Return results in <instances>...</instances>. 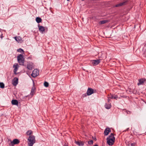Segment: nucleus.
Segmentation results:
<instances>
[{"mask_svg": "<svg viewBox=\"0 0 146 146\" xmlns=\"http://www.w3.org/2000/svg\"><path fill=\"white\" fill-rule=\"evenodd\" d=\"M28 146H33L35 142V137L32 135H30L28 139Z\"/></svg>", "mask_w": 146, "mask_h": 146, "instance_id": "obj_1", "label": "nucleus"}, {"mask_svg": "<svg viewBox=\"0 0 146 146\" xmlns=\"http://www.w3.org/2000/svg\"><path fill=\"white\" fill-rule=\"evenodd\" d=\"M17 60L19 64L23 65L24 63V58L22 54H20L17 57Z\"/></svg>", "mask_w": 146, "mask_h": 146, "instance_id": "obj_2", "label": "nucleus"}, {"mask_svg": "<svg viewBox=\"0 0 146 146\" xmlns=\"http://www.w3.org/2000/svg\"><path fill=\"white\" fill-rule=\"evenodd\" d=\"M39 71L37 69H34L31 74V76L33 77H35L39 75Z\"/></svg>", "mask_w": 146, "mask_h": 146, "instance_id": "obj_3", "label": "nucleus"}, {"mask_svg": "<svg viewBox=\"0 0 146 146\" xmlns=\"http://www.w3.org/2000/svg\"><path fill=\"white\" fill-rule=\"evenodd\" d=\"M106 140H107V143L110 145H112L115 141V140H113L112 139H110L109 138H107Z\"/></svg>", "mask_w": 146, "mask_h": 146, "instance_id": "obj_4", "label": "nucleus"}, {"mask_svg": "<svg viewBox=\"0 0 146 146\" xmlns=\"http://www.w3.org/2000/svg\"><path fill=\"white\" fill-rule=\"evenodd\" d=\"M144 83H146V79L145 78H141L139 80V82L137 83V85L139 86L141 85H143Z\"/></svg>", "mask_w": 146, "mask_h": 146, "instance_id": "obj_5", "label": "nucleus"}, {"mask_svg": "<svg viewBox=\"0 0 146 146\" xmlns=\"http://www.w3.org/2000/svg\"><path fill=\"white\" fill-rule=\"evenodd\" d=\"M100 59H99L97 60H92L91 61V63L94 66L97 65L100 62Z\"/></svg>", "mask_w": 146, "mask_h": 146, "instance_id": "obj_6", "label": "nucleus"}, {"mask_svg": "<svg viewBox=\"0 0 146 146\" xmlns=\"http://www.w3.org/2000/svg\"><path fill=\"white\" fill-rule=\"evenodd\" d=\"M20 142L19 140L17 139H15L13 140V141L11 142L10 144L12 146H13L14 145L18 144Z\"/></svg>", "mask_w": 146, "mask_h": 146, "instance_id": "obj_7", "label": "nucleus"}, {"mask_svg": "<svg viewBox=\"0 0 146 146\" xmlns=\"http://www.w3.org/2000/svg\"><path fill=\"white\" fill-rule=\"evenodd\" d=\"M94 93V90L91 88H89L87 91V94L88 96H89Z\"/></svg>", "mask_w": 146, "mask_h": 146, "instance_id": "obj_8", "label": "nucleus"}, {"mask_svg": "<svg viewBox=\"0 0 146 146\" xmlns=\"http://www.w3.org/2000/svg\"><path fill=\"white\" fill-rule=\"evenodd\" d=\"M128 2L127 0H125L123 2L119 3L115 6L116 7H119L121 6L122 5H125L127 4Z\"/></svg>", "mask_w": 146, "mask_h": 146, "instance_id": "obj_9", "label": "nucleus"}, {"mask_svg": "<svg viewBox=\"0 0 146 146\" xmlns=\"http://www.w3.org/2000/svg\"><path fill=\"white\" fill-rule=\"evenodd\" d=\"M18 65L17 63L15 64L13 66V68H14L13 72L15 74H17L16 72L18 69Z\"/></svg>", "mask_w": 146, "mask_h": 146, "instance_id": "obj_10", "label": "nucleus"}, {"mask_svg": "<svg viewBox=\"0 0 146 146\" xmlns=\"http://www.w3.org/2000/svg\"><path fill=\"white\" fill-rule=\"evenodd\" d=\"M111 131L110 129L109 128H107L105 130L104 132V134L105 135H108L109 133Z\"/></svg>", "mask_w": 146, "mask_h": 146, "instance_id": "obj_11", "label": "nucleus"}, {"mask_svg": "<svg viewBox=\"0 0 146 146\" xmlns=\"http://www.w3.org/2000/svg\"><path fill=\"white\" fill-rule=\"evenodd\" d=\"M15 39L18 42L21 43L23 42L22 39L19 36L15 37Z\"/></svg>", "mask_w": 146, "mask_h": 146, "instance_id": "obj_12", "label": "nucleus"}, {"mask_svg": "<svg viewBox=\"0 0 146 146\" xmlns=\"http://www.w3.org/2000/svg\"><path fill=\"white\" fill-rule=\"evenodd\" d=\"M75 143L79 146H82L84 145V142L83 141H75Z\"/></svg>", "mask_w": 146, "mask_h": 146, "instance_id": "obj_13", "label": "nucleus"}, {"mask_svg": "<svg viewBox=\"0 0 146 146\" xmlns=\"http://www.w3.org/2000/svg\"><path fill=\"white\" fill-rule=\"evenodd\" d=\"M18 79L17 78H15L13 82V85L16 86L18 83Z\"/></svg>", "mask_w": 146, "mask_h": 146, "instance_id": "obj_14", "label": "nucleus"}, {"mask_svg": "<svg viewBox=\"0 0 146 146\" xmlns=\"http://www.w3.org/2000/svg\"><path fill=\"white\" fill-rule=\"evenodd\" d=\"M109 98H110L111 99H114L117 100L118 98V96L117 95L110 94L109 95Z\"/></svg>", "mask_w": 146, "mask_h": 146, "instance_id": "obj_15", "label": "nucleus"}, {"mask_svg": "<svg viewBox=\"0 0 146 146\" xmlns=\"http://www.w3.org/2000/svg\"><path fill=\"white\" fill-rule=\"evenodd\" d=\"M38 27L39 28V29L40 31L42 33L45 31L44 27L40 25H38Z\"/></svg>", "mask_w": 146, "mask_h": 146, "instance_id": "obj_16", "label": "nucleus"}, {"mask_svg": "<svg viewBox=\"0 0 146 146\" xmlns=\"http://www.w3.org/2000/svg\"><path fill=\"white\" fill-rule=\"evenodd\" d=\"M109 22L108 20H103L100 21L99 24L100 25H102L106 23Z\"/></svg>", "mask_w": 146, "mask_h": 146, "instance_id": "obj_17", "label": "nucleus"}, {"mask_svg": "<svg viewBox=\"0 0 146 146\" xmlns=\"http://www.w3.org/2000/svg\"><path fill=\"white\" fill-rule=\"evenodd\" d=\"M11 103L13 105H18V102L17 100H12Z\"/></svg>", "mask_w": 146, "mask_h": 146, "instance_id": "obj_18", "label": "nucleus"}, {"mask_svg": "<svg viewBox=\"0 0 146 146\" xmlns=\"http://www.w3.org/2000/svg\"><path fill=\"white\" fill-rule=\"evenodd\" d=\"M33 66L32 64H27V67L28 69L29 70H32L33 69Z\"/></svg>", "mask_w": 146, "mask_h": 146, "instance_id": "obj_19", "label": "nucleus"}, {"mask_svg": "<svg viewBox=\"0 0 146 146\" xmlns=\"http://www.w3.org/2000/svg\"><path fill=\"white\" fill-rule=\"evenodd\" d=\"M111 106V104H106L105 105V108L107 109H110Z\"/></svg>", "mask_w": 146, "mask_h": 146, "instance_id": "obj_20", "label": "nucleus"}, {"mask_svg": "<svg viewBox=\"0 0 146 146\" xmlns=\"http://www.w3.org/2000/svg\"><path fill=\"white\" fill-rule=\"evenodd\" d=\"M42 19L39 17H37L36 19V21L38 23H39L41 22Z\"/></svg>", "mask_w": 146, "mask_h": 146, "instance_id": "obj_21", "label": "nucleus"}, {"mask_svg": "<svg viewBox=\"0 0 146 146\" xmlns=\"http://www.w3.org/2000/svg\"><path fill=\"white\" fill-rule=\"evenodd\" d=\"M109 138L112 139L113 140H115V138L114 137V134L111 133L110 135L109 136Z\"/></svg>", "mask_w": 146, "mask_h": 146, "instance_id": "obj_22", "label": "nucleus"}, {"mask_svg": "<svg viewBox=\"0 0 146 146\" xmlns=\"http://www.w3.org/2000/svg\"><path fill=\"white\" fill-rule=\"evenodd\" d=\"M26 134L28 135H31V134H33V132L31 130L28 131L26 133Z\"/></svg>", "mask_w": 146, "mask_h": 146, "instance_id": "obj_23", "label": "nucleus"}, {"mask_svg": "<svg viewBox=\"0 0 146 146\" xmlns=\"http://www.w3.org/2000/svg\"><path fill=\"white\" fill-rule=\"evenodd\" d=\"M34 90H35L34 88L32 87V88L31 92L30 93L31 95L32 96H33L34 95V93L35 92Z\"/></svg>", "mask_w": 146, "mask_h": 146, "instance_id": "obj_24", "label": "nucleus"}, {"mask_svg": "<svg viewBox=\"0 0 146 146\" xmlns=\"http://www.w3.org/2000/svg\"><path fill=\"white\" fill-rule=\"evenodd\" d=\"M0 88H4V84L3 82H0Z\"/></svg>", "mask_w": 146, "mask_h": 146, "instance_id": "obj_25", "label": "nucleus"}, {"mask_svg": "<svg viewBox=\"0 0 146 146\" xmlns=\"http://www.w3.org/2000/svg\"><path fill=\"white\" fill-rule=\"evenodd\" d=\"M49 84L48 82H45L44 83V86L45 87H48V86Z\"/></svg>", "mask_w": 146, "mask_h": 146, "instance_id": "obj_26", "label": "nucleus"}, {"mask_svg": "<svg viewBox=\"0 0 146 146\" xmlns=\"http://www.w3.org/2000/svg\"><path fill=\"white\" fill-rule=\"evenodd\" d=\"M17 51L18 52H21L22 51L23 52H24L23 50L21 48H19V49H17Z\"/></svg>", "mask_w": 146, "mask_h": 146, "instance_id": "obj_27", "label": "nucleus"}, {"mask_svg": "<svg viewBox=\"0 0 146 146\" xmlns=\"http://www.w3.org/2000/svg\"><path fill=\"white\" fill-rule=\"evenodd\" d=\"M88 143L90 145L92 144L93 143V140H91L88 141Z\"/></svg>", "mask_w": 146, "mask_h": 146, "instance_id": "obj_28", "label": "nucleus"}, {"mask_svg": "<svg viewBox=\"0 0 146 146\" xmlns=\"http://www.w3.org/2000/svg\"><path fill=\"white\" fill-rule=\"evenodd\" d=\"M135 143H133L131 144L129 146H135Z\"/></svg>", "mask_w": 146, "mask_h": 146, "instance_id": "obj_29", "label": "nucleus"}, {"mask_svg": "<svg viewBox=\"0 0 146 146\" xmlns=\"http://www.w3.org/2000/svg\"><path fill=\"white\" fill-rule=\"evenodd\" d=\"M110 99H111V98H109V95L108 96V101L109 102H110Z\"/></svg>", "mask_w": 146, "mask_h": 146, "instance_id": "obj_30", "label": "nucleus"}, {"mask_svg": "<svg viewBox=\"0 0 146 146\" xmlns=\"http://www.w3.org/2000/svg\"><path fill=\"white\" fill-rule=\"evenodd\" d=\"M0 37L1 39H2L3 38V35L2 34L1 35Z\"/></svg>", "mask_w": 146, "mask_h": 146, "instance_id": "obj_31", "label": "nucleus"}, {"mask_svg": "<svg viewBox=\"0 0 146 146\" xmlns=\"http://www.w3.org/2000/svg\"><path fill=\"white\" fill-rule=\"evenodd\" d=\"M131 112L129 111H127V114H130L131 113Z\"/></svg>", "mask_w": 146, "mask_h": 146, "instance_id": "obj_32", "label": "nucleus"}, {"mask_svg": "<svg viewBox=\"0 0 146 146\" xmlns=\"http://www.w3.org/2000/svg\"><path fill=\"white\" fill-rule=\"evenodd\" d=\"M63 146H68L67 145L65 144L64 145H63Z\"/></svg>", "mask_w": 146, "mask_h": 146, "instance_id": "obj_33", "label": "nucleus"}, {"mask_svg": "<svg viewBox=\"0 0 146 146\" xmlns=\"http://www.w3.org/2000/svg\"><path fill=\"white\" fill-rule=\"evenodd\" d=\"M94 146H98V145L96 144V145H94Z\"/></svg>", "mask_w": 146, "mask_h": 146, "instance_id": "obj_34", "label": "nucleus"}, {"mask_svg": "<svg viewBox=\"0 0 146 146\" xmlns=\"http://www.w3.org/2000/svg\"><path fill=\"white\" fill-rule=\"evenodd\" d=\"M146 45V44L145 43H144V46H145Z\"/></svg>", "mask_w": 146, "mask_h": 146, "instance_id": "obj_35", "label": "nucleus"}, {"mask_svg": "<svg viewBox=\"0 0 146 146\" xmlns=\"http://www.w3.org/2000/svg\"><path fill=\"white\" fill-rule=\"evenodd\" d=\"M67 0V1H70V0Z\"/></svg>", "mask_w": 146, "mask_h": 146, "instance_id": "obj_36", "label": "nucleus"}]
</instances>
